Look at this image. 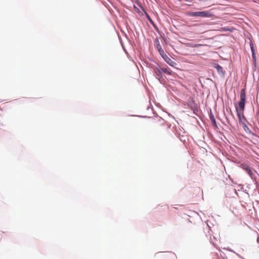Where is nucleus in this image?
I'll list each match as a JSON object with an SVG mask.
<instances>
[{
  "mask_svg": "<svg viewBox=\"0 0 259 259\" xmlns=\"http://www.w3.org/2000/svg\"><path fill=\"white\" fill-rule=\"evenodd\" d=\"M156 48L158 50L159 54L160 53H161L162 52H164V51L162 50V49L161 47V45L159 44H157Z\"/></svg>",
  "mask_w": 259,
  "mask_h": 259,
  "instance_id": "nucleus-8",
  "label": "nucleus"
},
{
  "mask_svg": "<svg viewBox=\"0 0 259 259\" xmlns=\"http://www.w3.org/2000/svg\"><path fill=\"white\" fill-rule=\"evenodd\" d=\"M160 55L167 63L171 66H173L172 64L174 63V62L167 56L164 52H162Z\"/></svg>",
  "mask_w": 259,
  "mask_h": 259,
  "instance_id": "nucleus-3",
  "label": "nucleus"
},
{
  "mask_svg": "<svg viewBox=\"0 0 259 259\" xmlns=\"http://www.w3.org/2000/svg\"><path fill=\"white\" fill-rule=\"evenodd\" d=\"M161 70L164 73L170 75L171 74V71L166 68H161Z\"/></svg>",
  "mask_w": 259,
  "mask_h": 259,
  "instance_id": "nucleus-9",
  "label": "nucleus"
},
{
  "mask_svg": "<svg viewBox=\"0 0 259 259\" xmlns=\"http://www.w3.org/2000/svg\"><path fill=\"white\" fill-rule=\"evenodd\" d=\"M187 15L191 17H208L210 16V14L208 11L188 12Z\"/></svg>",
  "mask_w": 259,
  "mask_h": 259,
  "instance_id": "nucleus-2",
  "label": "nucleus"
},
{
  "mask_svg": "<svg viewBox=\"0 0 259 259\" xmlns=\"http://www.w3.org/2000/svg\"><path fill=\"white\" fill-rule=\"evenodd\" d=\"M250 49H251V53H252V59H253V61L254 64L255 65L256 62V56H255V50L254 48L253 44L251 41H250Z\"/></svg>",
  "mask_w": 259,
  "mask_h": 259,
  "instance_id": "nucleus-4",
  "label": "nucleus"
},
{
  "mask_svg": "<svg viewBox=\"0 0 259 259\" xmlns=\"http://www.w3.org/2000/svg\"><path fill=\"white\" fill-rule=\"evenodd\" d=\"M188 46L192 48H197L202 46L201 44H188Z\"/></svg>",
  "mask_w": 259,
  "mask_h": 259,
  "instance_id": "nucleus-10",
  "label": "nucleus"
},
{
  "mask_svg": "<svg viewBox=\"0 0 259 259\" xmlns=\"http://www.w3.org/2000/svg\"><path fill=\"white\" fill-rule=\"evenodd\" d=\"M241 167L243 169L245 170L250 176H252V171L251 169L250 168V167L248 165H247L246 164H242L241 165Z\"/></svg>",
  "mask_w": 259,
  "mask_h": 259,
  "instance_id": "nucleus-5",
  "label": "nucleus"
},
{
  "mask_svg": "<svg viewBox=\"0 0 259 259\" xmlns=\"http://www.w3.org/2000/svg\"><path fill=\"white\" fill-rule=\"evenodd\" d=\"M161 69V68H156L155 69V73L156 74L158 77H160L162 75Z\"/></svg>",
  "mask_w": 259,
  "mask_h": 259,
  "instance_id": "nucleus-7",
  "label": "nucleus"
},
{
  "mask_svg": "<svg viewBox=\"0 0 259 259\" xmlns=\"http://www.w3.org/2000/svg\"><path fill=\"white\" fill-rule=\"evenodd\" d=\"M214 67L217 69V70L219 74H222V75L224 74V72L223 71V69L222 66H221L219 64H215Z\"/></svg>",
  "mask_w": 259,
  "mask_h": 259,
  "instance_id": "nucleus-6",
  "label": "nucleus"
},
{
  "mask_svg": "<svg viewBox=\"0 0 259 259\" xmlns=\"http://www.w3.org/2000/svg\"><path fill=\"white\" fill-rule=\"evenodd\" d=\"M223 30H224V31H228V30L231 31V30H230V29H228V28H226V27L223 28Z\"/></svg>",
  "mask_w": 259,
  "mask_h": 259,
  "instance_id": "nucleus-12",
  "label": "nucleus"
},
{
  "mask_svg": "<svg viewBox=\"0 0 259 259\" xmlns=\"http://www.w3.org/2000/svg\"><path fill=\"white\" fill-rule=\"evenodd\" d=\"M246 101V90L245 88L242 89L240 92V100L238 104L236 106L235 108L239 120H241V115L245 109Z\"/></svg>",
  "mask_w": 259,
  "mask_h": 259,
  "instance_id": "nucleus-1",
  "label": "nucleus"
},
{
  "mask_svg": "<svg viewBox=\"0 0 259 259\" xmlns=\"http://www.w3.org/2000/svg\"><path fill=\"white\" fill-rule=\"evenodd\" d=\"M3 123L0 121V129H1V127L3 126Z\"/></svg>",
  "mask_w": 259,
  "mask_h": 259,
  "instance_id": "nucleus-13",
  "label": "nucleus"
},
{
  "mask_svg": "<svg viewBox=\"0 0 259 259\" xmlns=\"http://www.w3.org/2000/svg\"><path fill=\"white\" fill-rule=\"evenodd\" d=\"M212 122L214 125L217 126L216 125V121L214 117L212 118Z\"/></svg>",
  "mask_w": 259,
  "mask_h": 259,
  "instance_id": "nucleus-11",
  "label": "nucleus"
}]
</instances>
